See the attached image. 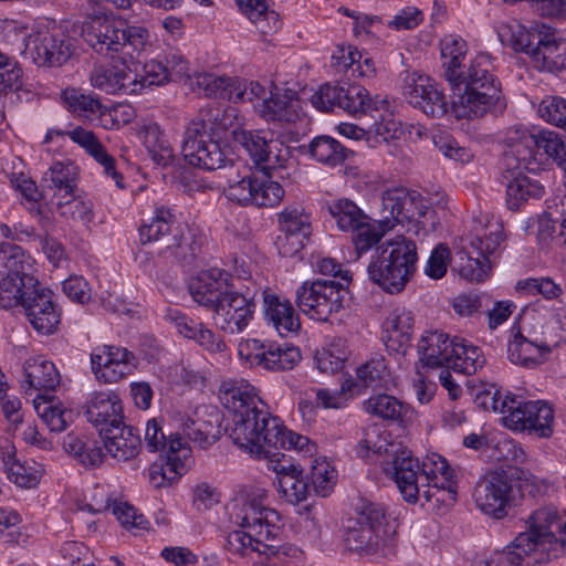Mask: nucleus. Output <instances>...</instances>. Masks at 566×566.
<instances>
[{
  "label": "nucleus",
  "instance_id": "obj_46",
  "mask_svg": "<svg viewBox=\"0 0 566 566\" xmlns=\"http://www.w3.org/2000/svg\"><path fill=\"white\" fill-rule=\"evenodd\" d=\"M528 411V433L538 438L548 439L554 433V410L543 400L531 401Z\"/></svg>",
  "mask_w": 566,
  "mask_h": 566
},
{
  "label": "nucleus",
  "instance_id": "obj_43",
  "mask_svg": "<svg viewBox=\"0 0 566 566\" xmlns=\"http://www.w3.org/2000/svg\"><path fill=\"white\" fill-rule=\"evenodd\" d=\"M75 176V167L71 163L56 161L44 172L41 187L63 192V197H73Z\"/></svg>",
  "mask_w": 566,
  "mask_h": 566
},
{
  "label": "nucleus",
  "instance_id": "obj_1",
  "mask_svg": "<svg viewBox=\"0 0 566 566\" xmlns=\"http://www.w3.org/2000/svg\"><path fill=\"white\" fill-rule=\"evenodd\" d=\"M465 54L464 40L449 35L441 41L444 77L458 91V99L453 101L457 116L481 118L488 113L504 109L506 104L501 84L491 73L486 56H478L469 65H462Z\"/></svg>",
  "mask_w": 566,
  "mask_h": 566
},
{
  "label": "nucleus",
  "instance_id": "obj_5",
  "mask_svg": "<svg viewBox=\"0 0 566 566\" xmlns=\"http://www.w3.org/2000/svg\"><path fill=\"white\" fill-rule=\"evenodd\" d=\"M228 111L216 105L201 107L184 133L181 153L185 160L205 170L222 168L228 161L227 148L219 133L226 129Z\"/></svg>",
  "mask_w": 566,
  "mask_h": 566
},
{
  "label": "nucleus",
  "instance_id": "obj_21",
  "mask_svg": "<svg viewBox=\"0 0 566 566\" xmlns=\"http://www.w3.org/2000/svg\"><path fill=\"white\" fill-rule=\"evenodd\" d=\"M83 408L86 420L97 429L99 436L104 428L111 429L124 421L122 401L113 391L92 392Z\"/></svg>",
  "mask_w": 566,
  "mask_h": 566
},
{
  "label": "nucleus",
  "instance_id": "obj_51",
  "mask_svg": "<svg viewBox=\"0 0 566 566\" xmlns=\"http://www.w3.org/2000/svg\"><path fill=\"white\" fill-rule=\"evenodd\" d=\"M327 209L343 231H353L368 219L357 205L348 199L336 200L328 205Z\"/></svg>",
  "mask_w": 566,
  "mask_h": 566
},
{
  "label": "nucleus",
  "instance_id": "obj_24",
  "mask_svg": "<svg viewBox=\"0 0 566 566\" xmlns=\"http://www.w3.org/2000/svg\"><path fill=\"white\" fill-rule=\"evenodd\" d=\"M99 437L106 452L118 462L134 460L140 452L142 439L138 430L124 421L114 428H104Z\"/></svg>",
  "mask_w": 566,
  "mask_h": 566
},
{
  "label": "nucleus",
  "instance_id": "obj_34",
  "mask_svg": "<svg viewBox=\"0 0 566 566\" xmlns=\"http://www.w3.org/2000/svg\"><path fill=\"white\" fill-rule=\"evenodd\" d=\"M483 240L480 237L471 239L469 245H463L458 252L460 259V275L471 282H481L488 276L489 258L482 253Z\"/></svg>",
  "mask_w": 566,
  "mask_h": 566
},
{
  "label": "nucleus",
  "instance_id": "obj_41",
  "mask_svg": "<svg viewBox=\"0 0 566 566\" xmlns=\"http://www.w3.org/2000/svg\"><path fill=\"white\" fill-rule=\"evenodd\" d=\"M388 537L361 525L355 520H349L345 532L346 547L358 554H370L376 552L382 541Z\"/></svg>",
  "mask_w": 566,
  "mask_h": 566
},
{
  "label": "nucleus",
  "instance_id": "obj_39",
  "mask_svg": "<svg viewBox=\"0 0 566 566\" xmlns=\"http://www.w3.org/2000/svg\"><path fill=\"white\" fill-rule=\"evenodd\" d=\"M139 138L156 166L166 167L172 163V147L156 123L144 125L139 130Z\"/></svg>",
  "mask_w": 566,
  "mask_h": 566
},
{
  "label": "nucleus",
  "instance_id": "obj_59",
  "mask_svg": "<svg viewBox=\"0 0 566 566\" xmlns=\"http://www.w3.org/2000/svg\"><path fill=\"white\" fill-rule=\"evenodd\" d=\"M19 277L4 276L0 281V307L4 310L12 308L20 304L23 305V298L30 295L33 287L28 290L20 286Z\"/></svg>",
  "mask_w": 566,
  "mask_h": 566
},
{
  "label": "nucleus",
  "instance_id": "obj_23",
  "mask_svg": "<svg viewBox=\"0 0 566 566\" xmlns=\"http://www.w3.org/2000/svg\"><path fill=\"white\" fill-rule=\"evenodd\" d=\"M132 358L125 348L103 346L91 354L92 369L97 379L116 382L129 373Z\"/></svg>",
  "mask_w": 566,
  "mask_h": 566
},
{
  "label": "nucleus",
  "instance_id": "obj_19",
  "mask_svg": "<svg viewBox=\"0 0 566 566\" xmlns=\"http://www.w3.org/2000/svg\"><path fill=\"white\" fill-rule=\"evenodd\" d=\"M165 460L155 462L149 468V482L156 488H166L175 483L187 471L191 458V449L187 442L172 440Z\"/></svg>",
  "mask_w": 566,
  "mask_h": 566
},
{
  "label": "nucleus",
  "instance_id": "obj_13",
  "mask_svg": "<svg viewBox=\"0 0 566 566\" xmlns=\"http://www.w3.org/2000/svg\"><path fill=\"white\" fill-rule=\"evenodd\" d=\"M433 212L428 201L419 192L406 188H392L382 192L379 222L386 229L395 224L419 221L420 218Z\"/></svg>",
  "mask_w": 566,
  "mask_h": 566
},
{
  "label": "nucleus",
  "instance_id": "obj_25",
  "mask_svg": "<svg viewBox=\"0 0 566 566\" xmlns=\"http://www.w3.org/2000/svg\"><path fill=\"white\" fill-rule=\"evenodd\" d=\"M180 226L169 208L158 207L153 216L139 227V239L143 244L158 243L164 248L167 243H174Z\"/></svg>",
  "mask_w": 566,
  "mask_h": 566
},
{
  "label": "nucleus",
  "instance_id": "obj_30",
  "mask_svg": "<svg viewBox=\"0 0 566 566\" xmlns=\"http://www.w3.org/2000/svg\"><path fill=\"white\" fill-rule=\"evenodd\" d=\"M91 83L107 94H138L144 90L137 75L116 67H96L91 73Z\"/></svg>",
  "mask_w": 566,
  "mask_h": 566
},
{
  "label": "nucleus",
  "instance_id": "obj_7",
  "mask_svg": "<svg viewBox=\"0 0 566 566\" xmlns=\"http://www.w3.org/2000/svg\"><path fill=\"white\" fill-rule=\"evenodd\" d=\"M82 36L101 55L113 57L114 53H120L124 59L137 60L145 50L149 33L123 19L93 15L83 23Z\"/></svg>",
  "mask_w": 566,
  "mask_h": 566
},
{
  "label": "nucleus",
  "instance_id": "obj_12",
  "mask_svg": "<svg viewBox=\"0 0 566 566\" xmlns=\"http://www.w3.org/2000/svg\"><path fill=\"white\" fill-rule=\"evenodd\" d=\"M256 290L231 289L210 311L214 325L229 334L242 333L251 323L256 310Z\"/></svg>",
  "mask_w": 566,
  "mask_h": 566
},
{
  "label": "nucleus",
  "instance_id": "obj_31",
  "mask_svg": "<svg viewBox=\"0 0 566 566\" xmlns=\"http://www.w3.org/2000/svg\"><path fill=\"white\" fill-rule=\"evenodd\" d=\"M7 269L6 276L19 277L20 286L32 289L39 285V281L32 275L33 260L25 251L15 244L0 243V264Z\"/></svg>",
  "mask_w": 566,
  "mask_h": 566
},
{
  "label": "nucleus",
  "instance_id": "obj_29",
  "mask_svg": "<svg viewBox=\"0 0 566 566\" xmlns=\"http://www.w3.org/2000/svg\"><path fill=\"white\" fill-rule=\"evenodd\" d=\"M503 165L509 172L504 178L507 180L506 205L510 210H518L528 199H539L544 195V188L537 180L523 175L527 169L507 167L504 161Z\"/></svg>",
  "mask_w": 566,
  "mask_h": 566
},
{
  "label": "nucleus",
  "instance_id": "obj_45",
  "mask_svg": "<svg viewBox=\"0 0 566 566\" xmlns=\"http://www.w3.org/2000/svg\"><path fill=\"white\" fill-rule=\"evenodd\" d=\"M240 11L253 22L262 33L275 31L280 27L279 15L269 11L264 0H237Z\"/></svg>",
  "mask_w": 566,
  "mask_h": 566
},
{
  "label": "nucleus",
  "instance_id": "obj_52",
  "mask_svg": "<svg viewBox=\"0 0 566 566\" xmlns=\"http://www.w3.org/2000/svg\"><path fill=\"white\" fill-rule=\"evenodd\" d=\"M174 243H167L159 248L158 253L166 259H171L180 263H191L200 251V245L196 239L188 234L185 237L182 229L178 231Z\"/></svg>",
  "mask_w": 566,
  "mask_h": 566
},
{
  "label": "nucleus",
  "instance_id": "obj_55",
  "mask_svg": "<svg viewBox=\"0 0 566 566\" xmlns=\"http://www.w3.org/2000/svg\"><path fill=\"white\" fill-rule=\"evenodd\" d=\"M546 30L545 25H542L541 29H526L518 24L511 32L510 43L515 51L524 52L534 60L536 46H539L541 41L545 39Z\"/></svg>",
  "mask_w": 566,
  "mask_h": 566
},
{
  "label": "nucleus",
  "instance_id": "obj_20",
  "mask_svg": "<svg viewBox=\"0 0 566 566\" xmlns=\"http://www.w3.org/2000/svg\"><path fill=\"white\" fill-rule=\"evenodd\" d=\"M272 470L277 476V490L289 503L296 505L307 499L311 490L308 476L304 475L303 468L285 459L280 452L279 457L271 458Z\"/></svg>",
  "mask_w": 566,
  "mask_h": 566
},
{
  "label": "nucleus",
  "instance_id": "obj_27",
  "mask_svg": "<svg viewBox=\"0 0 566 566\" xmlns=\"http://www.w3.org/2000/svg\"><path fill=\"white\" fill-rule=\"evenodd\" d=\"M262 294L264 315L268 323L283 337L297 334L301 329V321L291 302L280 300L277 295L265 291Z\"/></svg>",
  "mask_w": 566,
  "mask_h": 566
},
{
  "label": "nucleus",
  "instance_id": "obj_11",
  "mask_svg": "<svg viewBox=\"0 0 566 566\" xmlns=\"http://www.w3.org/2000/svg\"><path fill=\"white\" fill-rule=\"evenodd\" d=\"M347 295L344 283L328 279L305 281L296 290L295 303L310 318L327 322L333 314L344 310Z\"/></svg>",
  "mask_w": 566,
  "mask_h": 566
},
{
  "label": "nucleus",
  "instance_id": "obj_15",
  "mask_svg": "<svg viewBox=\"0 0 566 566\" xmlns=\"http://www.w3.org/2000/svg\"><path fill=\"white\" fill-rule=\"evenodd\" d=\"M224 195L240 206L274 207L282 200L284 190L277 180L269 177L259 179L250 174L230 179Z\"/></svg>",
  "mask_w": 566,
  "mask_h": 566
},
{
  "label": "nucleus",
  "instance_id": "obj_16",
  "mask_svg": "<svg viewBox=\"0 0 566 566\" xmlns=\"http://www.w3.org/2000/svg\"><path fill=\"white\" fill-rule=\"evenodd\" d=\"M527 531L516 536L515 545L523 553L546 551L557 543L556 532L563 531L562 516L555 506H544L528 517Z\"/></svg>",
  "mask_w": 566,
  "mask_h": 566
},
{
  "label": "nucleus",
  "instance_id": "obj_8",
  "mask_svg": "<svg viewBox=\"0 0 566 566\" xmlns=\"http://www.w3.org/2000/svg\"><path fill=\"white\" fill-rule=\"evenodd\" d=\"M417 260L415 242L398 237L380 245V252L370 261L367 274L385 292L397 294L413 276Z\"/></svg>",
  "mask_w": 566,
  "mask_h": 566
},
{
  "label": "nucleus",
  "instance_id": "obj_60",
  "mask_svg": "<svg viewBox=\"0 0 566 566\" xmlns=\"http://www.w3.org/2000/svg\"><path fill=\"white\" fill-rule=\"evenodd\" d=\"M516 289L532 295L542 294L547 300L558 298L563 295L562 286L551 277H531L518 281Z\"/></svg>",
  "mask_w": 566,
  "mask_h": 566
},
{
  "label": "nucleus",
  "instance_id": "obj_6",
  "mask_svg": "<svg viewBox=\"0 0 566 566\" xmlns=\"http://www.w3.org/2000/svg\"><path fill=\"white\" fill-rule=\"evenodd\" d=\"M539 491L535 476L516 467L485 473L475 484L473 500L478 509L495 518L507 515V509L525 493L534 496Z\"/></svg>",
  "mask_w": 566,
  "mask_h": 566
},
{
  "label": "nucleus",
  "instance_id": "obj_18",
  "mask_svg": "<svg viewBox=\"0 0 566 566\" xmlns=\"http://www.w3.org/2000/svg\"><path fill=\"white\" fill-rule=\"evenodd\" d=\"M22 307L28 321L40 334L50 335L57 328L61 315L50 290L40 287V284L34 286L30 295L23 298Z\"/></svg>",
  "mask_w": 566,
  "mask_h": 566
},
{
  "label": "nucleus",
  "instance_id": "obj_9",
  "mask_svg": "<svg viewBox=\"0 0 566 566\" xmlns=\"http://www.w3.org/2000/svg\"><path fill=\"white\" fill-rule=\"evenodd\" d=\"M510 149L504 154V163L515 169L525 168L528 171L539 169L537 156L546 155L563 170L566 169V143L555 132L542 130L532 134L526 129H515L507 137Z\"/></svg>",
  "mask_w": 566,
  "mask_h": 566
},
{
  "label": "nucleus",
  "instance_id": "obj_37",
  "mask_svg": "<svg viewBox=\"0 0 566 566\" xmlns=\"http://www.w3.org/2000/svg\"><path fill=\"white\" fill-rule=\"evenodd\" d=\"M552 346L547 343L531 342L517 332L507 344V356L515 365L534 367L542 364L543 355L549 353Z\"/></svg>",
  "mask_w": 566,
  "mask_h": 566
},
{
  "label": "nucleus",
  "instance_id": "obj_36",
  "mask_svg": "<svg viewBox=\"0 0 566 566\" xmlns=\"http://www.w3.org/2000/svg\"><path fill=\"white\" fill-rule=\"evenodd\" d=\"M63 449L86 469L98 468L105 457L97 441H92L84 434L69 433L63 439Z\"/></svg>",
  "mask_w": 566,
  "mask_h": 566
},
{
  "label": "nucleus",
  "instance_id": "obj_42",
  "mask_svg": "<svg viewBox=\"0 0 566 566\" xmlns=\"http://www.w3.org/2000/svg\"><path fill=\"white\" fill-rule=\"evenodd\" d=\"M179 437L181 442L184 439L192 441L201 449H207L218 440V434L214 432V424L211 420L201 418L192 419L190 417H182L179 424Z\"/></svg>",
  "mask_w": 566,
  "mask_h": 566
},
{
  "label": "nucleus",
  "instance_id": "obj_32",
  "mask_svg": "<svg viewBox=\"0 0 566 566\" xmlns=\"http://www.w3.org/2000/svg\"><path fill=\"white\" fill-rule=\"evenodd\" d=\"M298 101L292 92L284 94L271 92L269 97L254 105L258 114L265 120L292 123L298 118Z\"/></svg>",
  "mask_w": 566,
  "mask_h": 566
},
{
  "label": "nucleus",
  "instance_id": "obj_22",
  "mask_svg": "<svg viewBox=\"0 0 566 566\" xmlns=\"http://www.w3.org/2000/svg\"><path fill=\"white\" fill-rule=\"evenodd\" d=\"M231 274L221 269L201 272L189 285L192 298L211 310L231 289Z\"/></svg>",
  "mask_w": 566,
  "mask_h": 566
},
{
  "label": "nucleus",
  "instance_id": "obj_40",
  "mask_svg": "<svg viewBox=\"0 0 566 566\" xmlns=\"http://www.w3.org/2000/svg\"><path fill=\"white\" fill-rule=\"evenodd\" d=\"M28 389L52 391L60 384V374L55 365L42 357L29 359L24 365Z\"/></svg>",
  "mask_w": 566,
  "mask_h": 566
},
{
  "label": "nucleus",
  "instance_id": "obj_47",
  "mask_svg": "<svg viewBox=\"0 0 566 566\" xmlns=\"http://www.w3.org/2000/svg\"><path fill=\"white\" fill-rule=\"evenodd\" d=\"M263 360L261 367L266 370H290L301 360V353L294 346L268 343Z\"/></svg>",
  "mask_w": 566,
  "mask_h": 566
},
{
  "label": "nucleus",
  "instance_id": "obj_61",
  "mask_svg": "<svg viewBox=\"0 0 566 566\" xmlns=\"http://www.w3.org/2000/svg\"><path fill=\"white\" fill-rule=\"evenodd\" d=\"M357 379L365 388H378L387 375V366L382 358L370 359L356 370Z\"/></svg>",
  "mask_w": 566,
  "mask_h": 566
},
{
  "label": "nucleus",
  "instance_id": "obj_62",
  "mask_svg": "<svg viewBox=\"0 0 566 566\" xmlns=\"http://www.w3.org/2000/svg\"><path fill=\"white\" fill-rule=\"evenodd\" d=\"M379 224L384 228L378 230L375 224L369 223L368 219L360 223L355 230H353V243L358 255L363 252L368 251L373 245L377 244L384 237L385 230H387L380 222Z\"/></svg>",
  "mask_w": 566,
  "mask_h": 566
},
{
  "label": "nucleus",
  "instance_id": "obj_58",
  "mask_svg": "<svg viewBox=\"0 0 566 566\" xmlns=\"http://www.w3.org/2000/svg\"><path fill=\"white\" fill-rule=\"evenodd\" d=\"M23 71L18 62L9 55L0 52V94L10 90L18 91L22 86Z\"/></svg>",
  "mask_w": 566,
  "mask_h": 566
},
{
  "label": "nucleus",
  "instance_id": "obj_57",
  "mask_svg": "<svg viewBox=\"0 0 566 566\" xmlns=\"http://www.w3.org/2000/svg\"><path fill=\"white\" fill-rule=\"evenodd\" d=\"M281 232L290 234L311 235V220L303 209L287 207L279 214Z\"/></svg>",
  "mask_w": 566,
  "mask_h": 566
},
{
  "label": "nucleus",
  "instance_id": "obj_4",
  "mask_svg": "<svg viewBox=\"0 0 566 566\" xmlns=\"http://www.w3.org/2000/svg\"><path fill=\"white\" fill-rule=\"evenodd\" d=\"M268 493L262 488L240 492L230 506V520L240 527L227 535L226 548L240 556L274 553L279 534V513L265 505Z\"/></svg>",
  "mask_w": 566,
  "mask_h": 566
},
{
  "label": "nucleus",
  "instance_id": "obj_26",
  "mask_svg": "<svg viewBox=\"0 0 566 566\" xmlns=\"http://www.w3.org/2000/svg\"><path fill=\"white\" fill-rule=\"evenodd\" d=\"M413 315L406 307H395L386 317L382 339L388 350L405 353L413 332Z\"/></svg>",
  "mask_w": 566,
  "mask_h": 566
},
{
  "label": "nucleus",
  "instance_id": "obj_28",
  "mask_svg": "<svg viewBox=\"0 0 566 566\" xmlns=\"http://www.w3.org/2000/svg\"><path fill=\"white\" fill-rule=\"evenodd\" d=\"M460 338H450L442 332H430L422 336L418 350L421 354V360L429 367H446L451 368L453 364L455 344H459Z\"/></svg>",
  "mask_w": 566,
  "mask_h": 566
},
{
  "label": "nucleus",
  "instance_id": "obj_3",
  "mask_svg": "<svg viewBox=\"0 0 566 566\" xmlns=\"http://www.w3.org/2000/svg\"><path fill=\"white\" fill-rule=\"evenodd\" d=\"M359 447L373 450L384 457L382 470L387 476L394 479L406 502L411 504L419 502L417 483L422 480L429 483L430 480L438 476H441L439 485H446L448 489V500L455 501L457 482L453 480V471L441 455L433 454L420 465L418 459L412 457L411 451L399 442L387 441L380 437L376 441L365 438L359 442Z\"/></svg>",
  "mask_w": 566,
  "mask_h": 566
},
{
  "label": "nucleus",
  "instance_id": "obj_44",
  "mask_svg": "<svg viewBox=\"0 0 566 566\" xmlns=\"http://www.w3.org/2000/svg\"><path fill=\"white\" fill-rule=\"evenodd\" d=\"M308 151L315 160L332 167L342 165L352 154L338 140L325 135L315 137L308 146Z\"/></svg>",
  "mask_w": 566,
  "mask_h": 566
},
{
  "label": "nucleus",
  "instance_id": "obj_17",
  "mask_svg": "<svg viewBox=\"0 0 566 566\" xmlns=\"http://www.w3.org/2000/svg\"><path fill=\"white\" fill-rule=\"evenodd\" d=\"M403 95L410 105L430 117H441L447 112L444 95L428 76L416 74L408 76Z\"/></svg>",
  "mask_w": 566,
  "mask_h": 566
},
{
  "label": "nucleus",
  "instance_id": "obj_33",
  "mask_svg": "<svg viewBox=\"0 0 566 566\" xmlns=\"http://www.w3.org/2000/svg\"><path fill=\"white\" fill-rule=\"evenodd\" d=\"M355 521L388 538L396 533L395 521H390L387 507L381 503L360 499L355 506Z\"/></svg>",
  "mask_w": 566,
  "mask_h": 566
},
{
  "label": "nucleus",
  "instance_id": "obj_56",
  "mask_svg": "<svg viewBox=\"0 0 566 566\" xmlns=\"http://www.w3.org/2000/svg\"><path fill=\"white\" fill-rule=\"evenodd\" d=\"M531 401H524L515 396H511L507 400V407L503 410V423L509 429L515 431H527L528 432V411Z\"/></svg>",
  "mask_w": 566,
  "mask_h": 566
},
{
  "label": "nucleus",
  "instance_id": "obj_53",
  "mask_svg": "<svg viewBox=\"0 0 566 566\" xmlns=\"http://www.w3.org/2000/svg\"><path fill=\"white\" fill-rule=\"evenodd\" d=\"M451 353H454L451 369L461 374H475L485 364L481 349L476 346H468L462 338L459 344H455V349H451Z\"/></svg>",
  "mask_w": 566,
  "mask_h": 566
},
{
  "label": "nucleus",
  "instance_id": "obj_50",
  "mask_svg": "<svg viewBox=\"0 0 566 566\" xmlns=\"http://www.w3.org/2000/svg\"><path fill=\"white\" fill-rule=\"evenodd\" d=\"M364 410L384 420H399L407 413V407L390 395L371 396L364 402Z\"/></svg>",
  "mask_w": 566,
  "mask_h": 566
},
{
  "label": "nucleus",
  "instance_id": "obj_63",
  "mask_svg": "<svg viewBox=\"0 0 566 566\" xmlns=\"http://www.w3.org/2000/svg\"><path fill=\"white\" fill-rule=\"evenodd\" d=\"M334 476V470L331 469L327 462L315 460V464L311 467L310 485L315 493L326 496L333 489Z\"/></svg>",
  "mask_w": 566,
  "mask_h": 566
},
{
  "label": "nucleus",
  "instance_id": "obj_2",
  "mask_svg": "<svg viewBox=\"0 0 566 566\" xmlns=\"http://www.w3.org/2000/svg\"><path fill=\"white\" fill-rule=\"evenodd\" d=\"M222 406L232 412L229 437L243 451L271 459L280 455V419L271 416L259 398L255 387L245 380H226L219 388Z\"/></svg>",
  "mask_w": 566,
  "mask_h": 566
},
{
  "label": "nucleus",
  "instance_id": "obj_54",
  "mask_svg": "<svg viewBox=\"0 0 566 566\" xmlns=\"http://www.w3.org/2000/svg\"><path fill=\"white\" fill-rule=\"evenodd\" d=\"M192 86H197L199 91L208 97L223 98L231 101L233 90V78L226 76H217L211 73L196 74L191 81Z\"/></svg>",
  "mask_w": 566,
  "mask_h": 566
},
{
  "label": "nucleus",
  "instance_id": "obj_35",
  "mask_svg": "<svg viewBox=\"0 0 566 566\" xmlns=\"http://www.w3.org/2000/svg\"><path fill=\"white\" fill-rule=\"evenodd\" d=\"M545 39L536 46L534 62L541 70L556 72L566 69V40L557 38L549 28L545 31Z\"/></svg>",
  "mask_w": 566,
  "mask_h": 566
},
{
  "label": "nucleus",
  "instance_id": "obj_38",
  "mask_svg": "<svg viewBox=\"0 0 566 566\" xmlns=\"http://www.w3.org/2000/svg\"><path fill=\"white\" fill-rule=\"evenodd\" d=\"M342 96L339 108L353 116H363L388 107L387 99H373L365 87L356 84L344 87Z\"/></svg>",
  "mask_w": 566,
  "mask_h": 566
},
{
  "label": "nucleus",
  "instance_id": "obj_48",
  "mask_svg": "<svg viewBox=\"0 0 566 566\" xmlns=\"http://www.w3.org/2000/svg\"><path fill=\"white\" fill-rule=\"evenodd\" d=\"M61 97L65 107L80 116L104 115L105 107L101 101L90 94H84L81 90L67 87L62 92Z\"/></svg>",
  "mask_w": 566,
  "mask_h": 566
},
{
  "label": "nucleus",
  "instance_id": "obj_14",
  "mask_svg": "<svg viewBox=\"0 0 566 566\" xmlns=\"http://www.w3.org/2000/svg\"><path fill=\"white\" fill-rule=\"evenodd\" d=\"M76 40L60 28L30 35L27 50L39 66L59 67L75 53Z\"/></svg>",
  "mask_w": 566,
  "mask_h": 566
},
{
  "label": "nucleus",
  "instance_id": "obj_49",
  "mask_svg": "<svg viewBox=\"0 0 566 566\" xmlns=\"http://www.w3.org/2000/svg\"><path fill=\"white\" fill-rule=\"evenodd\" d=\"M34 409L53 432L65 430L72 421V411L57 406L52 399L46 400L44 397L38 396L34 399Z\"/></svg>",
  "mask_w": 566,
  "mask_h": 566
},
{
  "label": "nucleus",
  "instance_id": "obj_10",
  "mask_svg": "<svg viewBox=\"0 0 566 566\" xmlns=\"http://www.w3.org/2000/svg\"><path fill=\"white\" fill-rule=\"evenodd\" d=\"M231 138L234 144L247 150L266 177L285 180L296 171L290 147L272 138L271 133L235 127L231 130Z\"/></svg>",
  "mask_w": 566,
  "mask_h": 566
},
{
  "label": "nucleus",
  "instance_id": "obj_64",
  "mask_svg": "<svg viewBox=\"0 0 566 566\" xmlns=\"http://www.w3.org/2000/svg\"><path fill=\"white\" fill-rule=\"evenodd\" d=\"M538 112L548 123L566 128V99L551 96L542 101Z\"/></svg>",
  "mask_w": 566,
  "mask_h": 566
}]
</instances>
